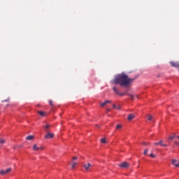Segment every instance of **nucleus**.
<instances>
[{
	"instance_id": "obj_36",
	"label": "nucleus",
	"mask_w": 179,
	"mask_h": 179,
	"mask_svg": "<svg viewBox=\"0 0 179 179\" xmlns=\"http://www.w3.org/2000/svg\"><path fill=\"white\" fill-rule=\"evenodd\" d=\"M147 145H150V143H147Z\"/></svg>"
},
{
	"instance_id": "obj_19",
	"label": "nucleus",
	"mask_w": 179,
	"mask_h": 179,
	"mask_svg": "<svg viewBox=\"0 0 179 179\" xmlns=\"http://www.w3.org/2000/svg\"><path fill=\"white\" fill-rule=\"evenodd\" d=\"M175 136H176V134H174L173 136H170L169 138V141H173L174 139Z\"/></svg>"
},
{
	"instance_id": "obj_14",
	"label": "nucleus",
	"mask_w": 179,
	"mask_h": 179,
	"mask_svg": "<svg viewBox=\"0 0 179 179\" xmlns=\"http://www.w3.org/2000/svg\"><path fill=\"white\" fill-rule=\"evenodd\" d=\"M38 114H39V115H41V117H44L45 115V112L39 110L38 111Z\"/></svg>"
},
{
	"instance_id": "obj_10",
	"label": "nucleus",
	"mask_w": 179,
	"mask_h": 179,
	"mask_svg": "<svg viewBox=\"0 0 179 179\" xmlns=\"http://www.w3.org/2000/svg\"><path fill=\"white\" fill-rule=\"evenodd\" d=\"M172 164L173 166H175V167H179V162L177 161L176 159L172 160Z\"/></svg>"
},
{
	"instance_id": "obj_6",
	"label": "nucleus",
	"mask_w": 179,
	"mask_h": 179,
	"mask_svg": "<svg viewBox=\"0 0 179 179\" xmlns=\"http://www.w3.org/2000/svg\"><path fill=\"white\" fill-rule=\"evenodd\" d=\"M75 160H78V157H74L73 158L71 169H75V167H76L77 163H76V162H75Z\"/></svg>"
},
{
	"instance_id": "obj_29",
	"label": "nucleus",
	"mask_w": 179,
	"mask_h": 179,
	"mask_svg": "<svg viewBox=\"0 0 179 179\" xmlns=\"http://www.w3.org/2000/svg\"><path fill=\"white\" fill-rule=\"evenodd\" d=\"M143 145L144 146H146V145H148V143L143 142Z\"/></svg>"
},
{
	"instance_id": "obj_25",
	"label": "nucleus",
	"mask_w": 179,
	"mask_h": 179,
	"mask_svg": "<svg viewBox=\"0 0 179 179\" xmlns=\"http://www.w3.org/2000/svg\"><path fill=\"white\" fill-rule=\"evenodd\" d=\"M0 143H5V140L0 139Z\"/></svg>"
},
{
	"instance_id": "obj_30",
	"label": "nucleus",
	"mask_w": 179,
	"mask_h": 179,
	"mask_svg": "<svg viewBox=\"0 0 179 179\" xmlns=\"http://www.w3.org/2000/svg\"><path fill=\"white\" fill-rule=\"evenodd\" d=\"M129 97H131V99H134V95L132 94H129Z\"/></svg>"
},
{
	"instance_id": "obj_13",
	"label": "nucleus",
	"mask_w": 179,
	"mask_h": 179,
	"mask_svg": "<svg viewBox=\"0 0 179 179\" xmlns=\"http://www.w3.org/2000/svg\"><path fill=\"white\" fill-rule=\"evenodd\" d=\"M33 150H34V152H37V150H40V147L37 146L36 144H34V145H33Z\"/></svg>"
},
{
	"instance_id": "obj_16",
	"label": "nucleus",
	"mask_w": 179,
	"mask_h": 179,
	"mask_svg": "<svg viewBox=\"0 0 179 179\" xmlns=\"http://www.w3.org/2000/svg\"><path fill=\"white\" fill-rule=\"evenodd\" d=\"M148 121H152V120H153V116H152V115H148Z\"/></svg>"
},
{
	"instance_id": "obj_27",
	"label": "nucleus",
	"mask_w": 179,
	"mask_h": 179,
	"mask_svg": "<svg viewBox=\"0 0 179 179\" xmlns=\"http://www.w3.org/2000/svg\"><path fill=\"white\" fill-rule=\"evenodd\" d=\"M116 108H117V110H121V106H116Z\"/></svg>"
},
{
	"instance_id": "obj_33",
	"label": "nucleus",
	"mask_w": 179,
	"mask_h": 179,
	"mask_svg": "<svg viewBox=\"0 0 179 179\" xmlns=\"http://www.w3.org/2000/svg\"><path fill=\"white\" fill-rule=\"evenodd\" d=\"M175 145H179L178 142L175 141Z\"/></svg>"
},
{
	"instance_id": "obj_32",
	"label": "nucleus",
	"mask_w": 179,
	"mask_h": 179,
	"mask_svg": "<svg viewBox=\"0 0 179 179\" xmlns=\"http://www.w3.org/2000/svg\"><path fill=\"white\" fill-rule=\"evenodd\" d=\"M20 146H21V145H20V146H19V145H17V146L14 147V149H16V148H20Z\"/></svg>"
},
{
	"instance_id": "obj_12",
	"label": "nucleus",
	"mask_w": 179,
	"mask_h": 179,
	"mask_svg": "<svg viewBox=\"0 0 179 179\" xmlns=\"http://www.w3.org/2000/svg\"><path fill=\"white\" fill-rule=\"evenodd\" d=\"M134 118H135V115L129 114L128 115L127 120H128V121H131V120H134Z\"/></svg>"
},
{
	"instance_id": "obj_7",
	"label": "nucleus",
	"mask_w": 179,
	"mask_h": 179,
	"mask_svg": "<svg viewBox=\"0 0 179 179\" xmlns=\"http://www.w3.org/2000/svg\"><path fill=\"white\" fill-rule=\"evenodd\" d=\"M170 64L172 66H173V68H178L179 69V63L178 62H171Z\"/></svg>"
},
{
	"instance_id": "obj_26",
	"label": "nucleus",
	"mask_w": 179,
	"mask_h": 179,
	"mask_svg": "<svg viewBox=\"0 0 179 179\" xmlns=\"http://www.w3.org/2000/svg\"><path fill=\"white\" fill-rule=\"evenodd\" d=\"M125 94V93H120L117 94L118 96H124Z\"/></svg>"
},
{
	"instance_id": "obj_35",
	"label": "nucleus",
	"mask_w": 179,
	"mask_h": 179,
	"mask_svg": "<svg viewBox=\"0 0 179 179\" xmlns=\"http://www.w3.org/2000/svg\"><path fill=\"white\" fill-rule=\"evenodd\" d=\"M96 127H98V128H100V126H99V125H96Z\"/></svg>"
},
{
	"instance_id": "obj_3",
	"label": "nucleus",
	"mask_w": 179,
	"mask_h": 179,
	"mask_svg": "<svg viewBox=\"0 0 179 179\" xmlns=\"http://www.w3.org/2000/svg\"><path fill=\"white\" fill-rule=\"evenodd\" d=\"M129 163L126 162H123L120 164H119V167H120V169H128L129 168Z\"/></svg>"
},
{
	"instance_id": "obj_2",
	"label": "nucleus",
	"mask_w": 179,
	"mask_h": 179,
	"mask_svg": "<svg viewBox=\"0 0 179 179\" xmlns=\"http://www.w3.org/2000/svg\"><path fill=\"white\" fill-rule=\"evenodd\" d=\"M12 171V168H8L6 170L1 169L0 171L1 176H6V174H9Z\"/></svg>"
},
{
	"instance_id": "obj_31",
	"label": "nucleus",
	"mask_w": 179,
	"mask_h": 179,
	"mask_svg": "<svg viewBox=\"0 0 179 179\" xmlns=\"http://www.w3.org/2000/svg\"><path fill=\"white\" fill-rule=\"evenodd\" d=\"M113 108H117V106H115V104H113Z\"/></svg>"
},
{
	"instance_id": "obj_1",
	"label": "nucleus",
	"mask_w": 179,
	"mask_h": 179,
	"mask_svg": "<svg viewBox=\"0 0 179 179\" xmlns=\"http://www.w3.org/2000/svg\"><path fill=\"white\" fill-rule=\"evenodd\" d=\"M136 78H131L127 75L125 73H122L117 74L113 83L114 85H120V86H123L124 87H128L129 85H131Z\"/></svg>"
},
{
	"instance_id": "obj_34",
	"label": "nucleus",
	"mask_w": 179,
	"mask_h": 179,
	"mask_svg": "<svg viewBox=\"0 0 179 179\" xmlns=\"http://www.w3.org/2000/svg\"><path fill=\"white\" fill-rule=\"evenodd\" d=\"M106 111H107V113H108L110 111V108H107Z\"/></svg>"
},
{
	"instance_id": "obj_22",
	"label": "nucleus",
	"mask_w": 179,
	"mask_h": 179,
	"mask_svg": "<svg viewBox=\"0 0 179 179\" xmlns=\"http://www.w3.org/2000/svg\"><path fill=\"white\" fill-rule=\"evenodd\" d=\"M121 128H122V126L121 124H117V125L116 126V129H121Z\"/></svg>"
},
{
	"instance_id": "obj_37",
	"label": "nucleus",
	"mask_w": 179,
	"mask_h": 179,
	"mask_svg": "<svg viewBox=\"0 0 179 179\" xmlns=\"http://www.w3.org/2000/svg\"><path fill=\"white\" fill-rule=\"evenodd\" d=\"M178 139H179V136H177Z\"/></svg>"
},
{
	"instance_id": "obj_20",
	"label": "nucleus",
	"mask_w": 179,
	"mask_h": 179,
	"mask_svg": "<svg viewBox=\"0 0 179 179\" xmlns=\"http://www.w3.org/2000/svg\"><path fill=\"white\" fill-rule=\"evenodd\" d=\"M49 104H50V106H51L52 107H54V102L52 101V100H50V101H49Z\"/></svg>"
},
{
	"instance_id": "obj_21",
	"label": "nucleus",
	"mask_w": 179,
	"mask_h": 179,
	"mask_svg": "<svg viewBox=\"0 0 179 179\" xmlns=\"http://www.w3.org/2000/svg\"><path fill=\"white\" fill-rule=\"evenodd\" d=\"M148 152H149V150L147 148L144 150L143 155H145V156H146L148 155Z\"/></svg>"
},
{
	"instance_id": "obj_15",
	"label": "nucleus",
	"mask_w": 179,
	"mask_h": 179,
	"mask_svg": "<svg viewBox=\"0 0 179 179\" xmlns=\"http://www.w3.org/2000/svg\"><path fill=\"white\" fill-rule=\"evenodd\" d=\"M27 141H32V139H34V136H28L26 137Z\"/></svg>"
},
{
	"instance_id": "obj_8",
	"label": "nucleus",
	"mask_w": 179,
	"mask_h": 179,
	"mask_svg": "<svg viewBox=\"0 0 179 179\" xmlns=\"http://www.w3.org/2000/svg\"><path fill=\"white\" fill-rule=\"evenodd\" d=\"M110 103H111V101H110V100H106V101H105L104 102L101 103L99 104V106H100L101 107H104L106 104H110Z\"/></svg>"
},
{
	"instance_id": "obj_5",
	"label": "nucleus",
	"mask_w": 179,
	"mask_h": 179,
	"mask_svg": "<svg viewBox=\"0 0 179 179\" xmlns=\"http://www.w3.org/2000/svg\"><path fill=\"white\" fill-rule=\"evenodd\" d=\"M155 146H159L160 145L161 146H164V148H167V144L163 143V140H160L159 143H155Z\"/></svg>"
},
{
	"instance_id": "obj_24",
	"label": "nucleus",
	"mask_w": 179,
	"mask_h": 179,
	"mask_svg": "<svg viewBox=\"0 0 179 179\" xmlns=\"http://www.w3.org/2000/svg\"><path fill=\"white\" fill-rule=\"evenodd\" d=\"M45 148L43 146L39 147V150H44Z\"/></svg>"
},
{
	"instance_id": "obj_11",
	"label": "nucleus",
	"mask_w": 179,
	"mask_h": 179,
	"mask_svg": "<svg viewBox=\"0 0 179 179\" xmlns=\"http://www.w3.org/2000/svg\"><path fill=\"white\" fill-rule=\"evenodd\" d=\"M51 128V124H46L45 126H43V129H45V132H48V130Z\"/></svg>"
},
{
	"instance_id": "obj_17",
	"label": "nucleus",
	"mask_w": 179,
	"mask_h": 179,
	"mask_svg": "<svg viewBox=\"0 0 179 179\" xmlns=\"http://www.w3.org/2000/svg\"><path fill=\"white\" fill-rule=\"evenodd\" d=\"M101 143H107V141L106 140V138L101 139Z\"/></svg>"
},
{
	"instance_id": "obj_9",
	"label": "nucleus",
	"mask_w": 179,
	"mask_h": 179,
	"mask_svg": "<svg viewBox=\"0 0 179 179\" xmlns=\"http://www.w3.org/2000/svg\"><path fill=\"white\" fill-rule=\"evenodd\" d=\"M83 167L85 169V170H90V167H92V164L90 163L85 164L83 165Z\"/></svg>"
},
{
	"instance_id": "obj_23",
	"label": "nucleus",
	"mask_w": 179,
	"mask_h": 179,
	"mask_svg": "<svg viewBox=\"0 0 179 179\" xmlns=\"http://www.w3.org/2000/svg\"><path fill=\"white\" fill-rule=\"evenodd\" d=\"M150 156L152 157V159H155V157H156V155H153V151L151 152V154L150 155Z\"/></svg>"
},
{
	"instance_id": "obj_18",
	"label": "nucleus",
	"mask_w": 179,
	"mask_h": 179,
	"mask_svg": "<svg viewBox=\"0 0 179 179\" xmlns=\"http://www.w3.org/2000/svg\"><path fill=\"white\" fill-rule=\"evenodd\" d=\"M113 91L115 92V93H116V94H119L118 90H117V87H113Z\"/></svg>"
},
{
	"instance_id": "obj_28",
	"label": "nucleus",
	"mask_w": 179,
	"mask_h": 179,
	"mask_svg": "<svg viewBox=\"0 0 179 179\" xmlns=\"http://www.w3.org/2000/svg\"><path fill=\"white\" fill-rule=\"evenodd\" d=\"M4 101L9 102V98H8V99H6V100H4V101H2V103H4Z\"/></svg>"
},
{
	"instance_id": "obj_4",
	"label": "nucleus",
	"mask_w": 179,
	"mask_h": 179,
	"mask_svg": "<svg viewBox=\"0 0 179 179\" xmlns=\"http://www.w3.org/2000/svg\"><path fill=\"white\" fill-rule=\"evenodd\" d=\"M45 139H52L54 138V134L48 132L46 135L44 136Z\"/></svg>"
}]
</instances>
